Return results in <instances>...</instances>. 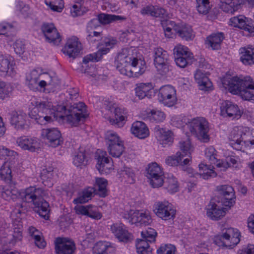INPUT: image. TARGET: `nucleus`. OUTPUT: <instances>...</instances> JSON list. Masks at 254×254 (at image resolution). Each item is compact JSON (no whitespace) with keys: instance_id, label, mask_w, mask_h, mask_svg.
Instances as JSON below:
<instances>
[{"instance_id":"nucleus-1","label":"nucleus","mask_w":254,"mask_h":254,"mask_svg":"<svg viewBox=\"0 0 254 254\" xmlns=\"http://www.w3.org/2000/svg\"><path fill=\"white\" fill-rule=\"evenodd\" d=\"M34 107L29 113L30 118L40 125H44L52 121L51 115L56 119L66 120L72 126H77L87 116L86 107L83 102L74 104L66 109L65 106L53 107L48 101H36Z\"/></svg>"},{"instance_id":"nucleus-2","label":"nucleus","mask_w":254,"mask_h":254,"mask_svg":"<svg viewBox=\"0 0 254 254\" xmlns=\"http://www.w3.org/2000/svg\"><path fill=\"white\" fill-rule=\"evenodd\" d=\"M117 69L121 74L128 77H137L146 70L145 62L133 55V50L125 48L118 54Z\"/></svg>"},{"instance_id":"nucleus-3","label":"nucleus","mask_w":254,"mask_h":254,"mask_svg":"<svg viewBox=\"0 0 254 254\" xmlns=\"http://www.w3.org/2000/svg\"><path fill=\"white\" fill-rule=\"evenodd\" d=\"M221 81L224 87L231 93L254 103V81L250 76H226Z\"/></svg>"},{"instance_id":"nucleus-4","label":"nucleus","mask_w":254,"mask_h":254,"mask_svg":"<svg viewBox=\"0 0 254 254\" xmlns=\"http://www.w3.org/2000/svg\"><path fill=\"white\" fill-rule=\"evenodd\" d=\"M47 195L46 190L36 186L26 188L20 193L22 200L32 203L39 215L46 220L48 219L50 212L49 203L44 199V197Z\"/></svg>"},{"instance_id":"nucleus-5","label":"nucleus","mask_w":254,"mask_h":254,"mask_svg":"<svg viewBox=\"0 0 254 254\" xmlns=\"http://www.w3.org/2000/svg\"><path fill=\"white\" fill-rule=\"evenodd\" d=\"M178 127H184L189 129L191 133L204 142L209 140L208 123L203 117H197L187 122H184L178 126Z\"/></svg>"},{"instance_id":"nucleus-6","label":"nucleus","mask_w":254,"mask_h":254,"mask_svg":"<svg viewBox=\"0 0 254 254\" xmlns=\"http://www.w3.org/2000/svg\"><path fill=\"white\" fill-rule=\"evenodd\" d=\"M108 150L113 157L119 158L125 151L124 142L114 131H108L105 135Z\"/></svg>"},{"instance_id":"nucleus-7","label":"nucleus","mask_w":254,"mask_h":254,"mask_svg":"<svg viewBox=\"0 0 254 254\" xmlns=\"http://www.w3.org/2000/svg\"><path fill=\"white\" fill-rule=\"evenodd\" d=\"M154 64L158 74H167L169 71V56L168 52L160 47L155 48L153 51Z\"/></svg>"},{"instance_id":"nucleus-8","label":"nucleus","mask_w":254,"mask_h":254,"mask_svg":"<svg viewBox=\"0 0 254 254\" xmlns=\"http://www.w3.org/2000/svg\"><path fill=\"white\" fill-rule=\"evenodd\" d=\"M124 217L137 226L149 225L152 222L150 212L147 210H130L125 213Z\"/></svg>"},{"instance_id":"nucleus-9","label":"nucleus","mask_w":254,"mask_h":254,"mask_svg":"<svg viewBox=\"0 0 254 254\" xmlns=\"http://www.w3.org/2000/svg\"><path fill=\"white\" fill-rule=\"evenodd\" d=\"M117 44L114 39L105 38L100 43L98 51L96 53L87 55L83 58V63L85 64L89 62H98L102 59V56L107 54Z\"/></svg>"},{"instance_id":"nucleus-10","label":"nucleus","mask_w":254,"mask_h":254,"mask_svg":"<svg viewBox=\"0 0 254 254\" xmlns=\"http://www.w3.org/2000/svg\"><path fill=\"white\" fill-rule=\"evenodd\" d=\"M175 61L176 64L181 68H185L188 64H192L193 61L192 54L188 47L178 45L174 49Z\"/></svg>"},{"instance_id":"nucleus-11","label":"nucleus","mask_w":254,"mask_h":254,"mask_svg":"<svg viewBox=\"0 0 254 254\" xmlns=\"http://www.w3.org/2000/svg\"><path fill=\"white\" fill-rule=\"evenodd\" d=\"M154 212L159 218L164 220L173 219L176 216V210L174 206L168 201H159L154 205Z\"/></svg>"},{"instance_id":"nucleus-12","label":"nucleus","mask_w":254,"mask_h":254,"mask_svg":"<svg viewBox=\"0 0 254 254\" xmlns=\"http://www.w3.org/2000/svg\"><path fill=\"white\" fill-rule=\"evenodd\" d=\"M146 176L150 180V184L153 188H159L163 184V171L156 163L148 165Z\"/></svg>"},{"instance_id":"nucleus-13","label":"nucleus","mask_w":254,"mask_h":254,"mask_svg":"<svg viewBox=\"0 0 254 254\" xmlns=\"http://www.w3.org/2000/svg\"><path fill=\"white\" fill-rule=\"evenodd\" d=\"M158 99L165 106L172 107L177 101L175 89L169 85L161 87L159 91Z\"/></svg>"},{"instance_id":"nucleus-14","label":"nucleus","mask_w":254,"mask_h":254,"mask_svg":"<svg viewBox=\"0 0 254 254\" xmlns=\"http://www.w3.org/2000/svg\"><path fill=\"white\" fill-rule=\"evenodd\" d=\"M55 244L57 254H73L76 249L74 242L66 238H57Z\"/></svg>"},{"instance_id":"nucleus-15","label":"nucleus","mask_w":254,"mask_h":254,"mask_svg":"<svg viewBox=\"0 0 254 254\" xmlns=\"http://www.w3.org/2000/svg\"><path fill=\"white\" fill-rule=\"evenodd\" d=\"M240 234L237 229L228 228L223 232L221 240L224 246L232 248L240 242Z\"/></svg>"},{"instance_id":"nucleus-16","label":"nucleus","mask_w":254,"mask_h":254,"mask_svg":"<svg viewBox=\"0 0 254 254\" xmlns=\"http://www.w3.org/2000/svg\"><path fill=\"white\" fill-rule=\"evenodd\" d=\"M16 142L22 149L31 152H35L40 148L39 140L35 137L22 136L16 139Z\"/></svg>"},{"instance_id":"nucleus-17","label":"nucleus","mask_w":254,"mask_h":254,"mask_svg":"<svg viewBox=\"0 0 254 254\" xmlns=\"http://www.w3.org/2000/svg\"><path fill=\"white\" fill-rule=\"evenodd\" d=\"M228 207L225 206L222 201L215 203L210 202L207 208V215L211 219L218 220L225 216Z\"/></svg>"},{"instance_id":"nucleus-18","label":"nucleus","mask_w":254,"mask_h":254,"mask_svg":"<svg viewBox=\"0 0 254 254\" xmlns=\"http://www.w3.org/2000/svg\"><path fill=\"white\" fill-rule=\"evenodd\" d=\"M15 64L10 56L0 55V73L4 76L13 77L16 74Z\"/></svg>"},{"instance_id":"nucleus-19","label":"nucleus","mask_w":254,"mask_h":254,"mask_svg":"<svg viewBox=\"0 0 254 254\" xmlns=\"http://www.w3.org/2000/svg\"><path fill=\"white\" fill-rule=\"evenodd\" d=\"M217 190L222 196L221 201L225 206L230 208L233 206L235 203V197L234 189L231 186H219L217 187Z\"/></svg>"},{"instance_id":"nucleus-20","label":"nucleus","mask_w":254,"mask_h":254,"mask_svg":"<svg viewBox=\"0 0 254 254\" xmlns=\"http://www.w3.org/2000/svg\"><path fill=\"white\" fill-rule=\"evenodd\" d=\"M97 163L96 168L100 173L102 174L109 173L110 169L113 166L112 162L110 161L109 158L107 156L106 151L98 149L96 153Z\"/></svg>"},{"instance_id":"nucleus-21","label":"nucleus","mask_w":254,"mask_h":254,"mask_svg":"<svg viewBox=\"0 0 254 254\" xmlns=\"http://www.w3.org/2000/svg\"><path fill=\"white\" fill-rule=\"evenodd\" d=\"M42 31L46 40L54 45H58L62 41L60 33L52 23H44L42 26Z\"/></svg>"},{"instance_id":"nucleus-22","label":"nucleus","mask_w":254,"mask_h":254,"mask_svg":"<svg viewBox=\"0 0 254 254\" xmlns=\"http://www.w3.org/2000/svg\"><path fill=\"white\" fill-rule=\"evenodd\" d=\"M220 114L225 118L232 119L239 118L242 115L239 107L229 101H225L222 103L220 107Z\"/></svg>"},{"instance_id":"nucleus-23","label":"nucleus","mask_w":254,"mask_h":254,"mask_svg":"<svg viewBox=\"0 0 254 254\" xmlns=\"http://www.w3.org/2000/svg\"><path fill=\"white\" fill-rule=\"evenodd\" d=\"M41 134L48 140L49 145L53 147H56L62 143L61 132L56 128L43 129Z\"/></svg>"},{"instance_id":"nucleus-24","label":"nucleus","mask_w":254,"mask_h":254,"mask_svg":"<svg viewBox=\"0 0 254 254\" xmlns=\"http://www.w3.org/2000/svg\"><path fill=\"white\" fill-rule=\"evenodd\" d=\"M81 48V44L78 39L73 36L67 39L63 51L69 57L75 58L80 53Z\"/></svg>"},{"instance_id":"nucleus-25","label":"nucleus","mask_w":254,"mask_h":254,"mask_svg":"<svg viewBox=\"0 0 254 254\" xmlns=\"http://www.w3.org/2000/svg\"><path fill=\"white\" fill-rule=\"evenodd\" d=\"M111 230L119 241L127 243L131 239V235L123 223H115L111 226Z\"/></svg>"},{"instance_id":"nucleus-26","label":"nucleus","mask_w":254,"mask_h":254,"mask_svg":"<svg viewBox=\"0 0 254 254\" xmlns=\"http://www.w3.org/2000/svg\"><path fill=\"white\" fill-rule=\"evenodd\" d=\"M169 22L172 25L174 24V30L182 39L189 41L192 40L194 37V34L191 26L185 23L177 25L173 21H170Z\"/></svg>"},{"instance_id":"nucleus-27","label":"nucleus","mask_w":254,"mask_h":254,"mask_svg":"<svg viewBox=\"0 0 254 254\" xmlns=\"http://www.w3.org/2000/svg\"><path fill=\"white\" fill-rule=\"evenodd\" d=\"M156 137L160 144L163 147L170 145L173 142L172 132L163 128L156 127L155 128Z\"/></svg>"},{"instance_id":"nucleus-28","label":"nucleus","mask_w":254,"mask_h":254,"mask_svg":"<svg viewBox=\"0 0 254 254\" xmlns=\"http://www.w3.org/2000/svg\"><path fill=\"white\" fill-rule=\"evenodd\" d=\"M16 159L15 157L6 158L0 168V176L5 181H10L12 178L11 172L15 167Z\"/></svg>"},{"instance_id":"nucleus-29","label":"nucleus","mask_w":254,"mask_h":254,"mask_svg":"<svg viewBox=\"0 0 254 254\" xmlns=\"http://www.w3.org/2000/svg\"><path fill=\"white\" fill-rule=\"evenodd\" d=\"M74 209L77 214L87 216L94 219H100L102 216V214L97 211V207L91 204L86 206H76Z\"/></svg>"},{"instance_id":"nucleus-30","label":"nucleus","mask_w":254,"mask_h":254,"mask_svg":"<svg viewBox=\"0 0 254 254\" xmlns=\"http://www.w3.org/2000/svg\"><path fill=\"white\" fill-rule=\"evenodd\" d=\"M246 127H235L231 131L229 138L232 142L231 144L238 145L237 149L241 150L243 148V136L246 131Z\"/></svg>"},{"instance_id":"nucleus-31","label":"nucleus","mask_w":254,"mask_h":254,"mask_svg":"<svg viewBox=\"0 0 254 254\" xmlns=\"http://www.w3.org/2000/svg\"><path fill=\"white\" fill-rule=\"evenodd\" d=\"M131 133L139 139H144L149 135V130L146 125L141 121L134 122L130 128Z\"/></svg>"},{"instance_id":"nucleus-32","label":"nucleus","mask_w":254,"mask_h":254,"mask_svg":"<svg viewBox=\"0 0 254 254\" xmlns=\"http://www.w3.org/2000/svg\"><path fill=\"white\" fill-rule=\"evenodd\" d=\"M229 23L231 26L244 29L251 34L254 33V27L249 25L248 19L243 15L232 17L230 19Z\"/></svg>"},{"instance_id":"nucleus-33","label":"nucleus","mask_w":254,"mask_h":254,"mask_svg":"<svg viewBox=\"0 0 254 254\" xmlns=\"http://www.w3.org/2000/svg\"><path fill=\"white\" fill-rule=\"evenodd\" d=\"M224 38L225 36L223 32L213 33L207 37L205 44L212 50H218L221 48Z\"/></svg>"},{"instance_id":"nucleus-34","label":"nucleus","mask_w":254,"mask_h":254,"mask_svg":"<svg viewBox=\"0 0 254 254\" xmlns=\"http://www.w3.org/2000/svg\"><path fill=\"white\" fill-rule=\"evenodd\" d=\"M26 114L13 111L11 113L10 124L17 129H24L26 126Z\"/></svg>"},{"instance_id":"nucleus-35","label":"nucleus","mask_w":254,"mask_h":254,"mask_svg":"<svg viewBox=\"0 0 254 254\" xmlns=\"http://www.w3.org/2000/svg\"><path fill=\"white\" fill-rule=\"evenodd\" d=\"M245 0H220V7L224 11L233 13L237 11Z\"/></svg>"},{"instance_id":"nucleus-36","label":"nucleus","mask_w":254,"mask_h":254,"mask_svg":"<svg viewBox=\"0 0 254 254\" xmlns=\"http://www.w3.org/2000/svg\"><path fill=\"white\" fill-rule=\"evenodd\" d=\"M153 87L151 83H140L136 84L135 93L139 99H143L145 97L150 98L151 96V90Z\"/></svg>"},{"instance_id":"nucleus-37","label":"nucleus","mask_w":254,"mask_h":254,"mask_svg":"<svg viewBox=\"0 0 254 254\" xmlns=\"http://www.w3.org/2000/svg\"><path fill=\"white\" fill-rule=\"evenodd\" d=\"M240 61L245 65L254 64V47L248 46L240 49Z\"/></svg>"},{"instance_id":"nucleus-38","label":"nucleus","mask_w":254,"mask_h":254,"mask_svg":"<svg viewBox=\"0 0 254 254\" xmlns=\"http://www.w3.org/2000/svg\"><path fill=\"white\" fill-rule=\"evenodd\" d=\"M57 174L53 167L44 169L41 173V179L43 184L48 187H51L56 178Z\"/></svg>"},{"instance_id":"nucleus-39","label":"nucleus","mask_w":254,"mask_h":254,"mask_svg":"<svg viewBox=\"0 0 254 254\" xmlns=\"http://www.w3.org/2000/svg\"><path fill=\"white\" fill-rule=\"evenodd\" d=\"M199 173H195L196 178L202 177L205 180L216 176L217 174L214 170V167L211 165H207L204 163H200L199 166Z\"/></svg>"},{"instance_id":"nucleus-40","label":"nucleus","mask_w":254,"mask_h":254,"mask_svg":"<svg viewBox=\"0 0 254 254\" xmlns=\"http://www.w3.org/2000/svg\"><path fill=\"white\" fill-rule=\"evenodd\" d=\"M40 75V73L36 69H34L27 74L26 83L30 89L33 91L38 90V88L40 87L39 82H38Z\"/></svg>"},{"instance_id":"nucleus-41","label":"nucleus","mask_w":254,"mask_h":254,"mask_svg":"<svg viewBox=\"0 0 254 254\" xmlns=\"http://www.w3.org/2000/svg\"><path fill=\"white\" fill-rule=\"evenodd\" d=\"M194 78L201 90H207L212 86V83L207 76L200 70H196Z\"/></svg>"},{"instance_id":"nucleus-42","label":"nucleus","mask_w":254,"mask_h":254,"mask_svg":"<svg viewBox=\"0 0 254 254\" xmlns=\"http://www.w3.org/2000/svg\"><path fill=\"white\" fill-rule=\"evenodd\" d=\"M96 190L94 188L88 187L84 189L78 194V196L74 199L73 202L74 204L84 203L91 199L93 194L95 192Z\"/></svg>"},{"instance_id":"nucleus-43","label":"nucleus","mask_w":254,"mask_h":254,"mask_svg":"<svg viewBox=\"0 0 254 254\" xmlns=\"http://www.w3.org/2000/svg\"><path fill=\"white\" fill-rule=\"evenodd\" d=\"M99 21L102 25H107L112 22L117 21H125L127 17L124 16L116 15L114 14H109L104 13H101L97 15Z\"/></svg>"},{"instance_id":"nucleus-44","label":"nucleus","mask_w":254,"mask_h":254,"mask_svg":"<svg viewBox=\"0 0 254 254\" xmlns=\"http://www.w3.org/2000/svg\"><path fill=\"white\" fill-rule=\"evenodd\" d=\"M29 235L34 239L35 245L39 248H44L46 243L42 237V233L34 227H30L28 229Z\"/></svg>"},{"instance_id":"nucleus-45","label":"nucleus","mask_w":254,"mask_h":254,"mask_svg":"<svg viewBox=\"0 0 254 254\" xmlns=\"http://www.w3.org/2000/svg\"><path fill=\"white\" fill-rule=\"evenodd\" d=\"M165 188L171 193L177 192L179 190V184L177 179L173 175H169L165 181L163 180Z\"/></svg>"},{"instance_id":"nucleus-46","label":"nucleus","mask_w":254,"mask_h":254,"mask_svg":"<svg viewBox=\"0 0 254 254\" xmlns=\"http://www.w3.org/2000/svg\"><path fill=\"white\" fill-rule=\"evenodd\" d=\"M114 248L106 242L98 243L94 250L95 254H111L114 252Z\"/></svg>"},{"instance_id":"nucleus-47","label":"nucleus","mask_w":254,"mask_h":254,"mask_svg":"<svg viewBox=\"0 0 254 254\" xmlns=\"http://www.w3.org/2000/svg\"><path fill=\"white\" fill-rule=\"evenodd\" d=\"M114 113L115 119L113 124L116 125L118 127H123L127 115L126 111L121 108H116L114 110Z\"/></svg>"},{"instance_id":"nucleus-48","label":"nucleus","mask_w":254,"mask_h":254,"mask_svg":"<svg viewBox=\"0 0 254 254\" xmlns=\"http://www.w3.org/2000/svg\"><path fill=\"white\" fill-rule=\"evenodd\" d=\"M136 248L138 254H152V248H150L149 243L144 240H137Z\"/></svg>"},{"instance_id":"nucleus-49","label":"nucleus","mask_w":254,"mask_h":254,"mask_svg":"<svg viewBox=\"0 0 254 254\" xmlns=\"http://www.w3.org/2000/svg\"><path fill=\"white\" fill-rule=\"evenodd\" d=\"M16 27L13 24L6 22L0 24V35L10 37L14 35Z\"/></svg>"},{"instance_id":"nucleus-50","label":"nucleus","mask_w":254,"mask_h":254,"mask_svg":"<svg viewBox=\"0 0 254 254\" xmlns=\"http://www.w3.org/2000/svg\"><path fill=\"white\" fill-rule=\"evenodd\" d=\"M118 173L127 179V183L131 184L135 182V174L131 169L127 167H124L118 169Z\"/></svg>"},{"instance_id":"nucleus-51","label":"nucleus","mask_w":254,"mask_h":254,"mask_svg":"<svg viewBox=\"0 0 254 254\" xmlns=\"http://www.w3.org/2000/svg\"><path fill=\"white\" fill-rule=\"evenodd\" d=\"M107 181L103 178H97L96 179V190H98L99 195L105 197L107 195Z\"/></svg>"},{"instance_id":"nucleus-52","label":"nucleus","mask_w":254,"mask_h":254,"mask_svg":"<svg viewBox=\"0 0 254 254\" xmlns=\"http://www.w3.org/2000/svg\"><path fill=\"white\" fill-rule=\"evenodd\" d=\"M147 118L151 122H161L165 119V114L159 110H152L148 113Z\"/></svg>"},{"instance_id":"nucleus-53","label":"nucleus","mask_w":254,"mask_h":254,"mask_svg":"<svg viewBox=\"0 0 254 254\" xmlns=\"http://www.w3.org/2000/svg\"><path fill=\"white\" fill-rule=\"evenodd\" d=\"M246 130V131L243 136V146L254 148V131H250L247 127Z\"/></svg>"},{"instance_id":"nucleus-54","label":"nucleus","mask_w":254,"mask_h":254,"mask_svg":"<svg viewBox=\"0 0 254 254\" xmlns=\"http://www.w3.org/2000/svg\"><path fill=\"white\" fill-rule=\"evenodd\" d=\"M142 239L141 240H144L147 243H153L155 241L157 233L153 228H148L145 231L141 232Z\"/></svg>"},{"instance_id":"nucleus-55","label":"nucleus","mask_w":254,"mask_h":254,"mask_svg":"<svg viewBox=\"0 0 254 254\" xmlns=\"http://www.w3.org/2000/svg\"><path fill=\"white\" fill-rule=\"evenodd\" d=\"M87 160L84 151H79L75 155L73 159V163L77 167L81 168L87 164Z\"/></svg>"},{"instance_id":"nucleus-56","label":"nucleus","mask_w":254,"mask_h":254,"mask_svg":"<svg viewBox=\"0 0 254 254\" xmlns=\"http://www.w3.org/2000/svg\"><path fill=\"white\" fill-rule=\"evenodd\" d=\"M45 3L54 11L61 12L64 8L63 0H46Z\"/></svg>"},{"instance_id":"nucleus-57","label":"nucleus","mask_w":254,"mask_h":254,"mask_svg":"<svg viewBox=\"0 0 254 254\" xmlns=\"http://www.w3.org/2000/svg\"><path fill=\"white\" fill-rule=\"evenodd\" d=\"M184 158V155L181 152H177L175 155L168 156L165 159L166 164L170 166H178L182 159Z\"/></svg>"},{"instance_id":"nucleus-58","label":"nucleus","mask_w":254,"mask_h":254,"mask_svg":"<svg viewBox=\"0 0 254 254\" xmlns=\"http://www.w3.org/2000/svg\"><path fill=\"white\" fill-rule=\"evenodd\" d=\"M205 154L206 157L208 159L210 164L215 165L217 166V164L220 163V160H217L216 156V150L213 146H210L207 148L205 151Z\"/></svg>"},{"instance_id":"nucleus-59","label":"nucleus","mask_w":254,"mask_h":254,"mask_svg":"<svg viewBox=\"0 0 254 254\" xmlns=\"http://www.w3.org/2000/svg\"><path fill=\"white\" fill-rule=\"evenodd\" d=\"M237 162V160L235 158L230 157L226 161L221 160L220 163L217 164V167L220 168L221 171H225L228 167H234Z\"/></svg>"},{"instance_id":"nucleus-60","label":"nucleus","mask_w":254,"mask_h":254,"mask_svg":"<svg viewBox=\"0 0 254 254\" xmlns=\"http://www.w3.org/2000/svg\"><path fill=\"white\" fill-rule=\"evenodd\" d=\"M175 248L172 245H162L157 249V254H175Z\"/></svg>"},{"instance_id":"nucleus-61","label":"nucleus","mask_w":254,"mask_h":254,"mask_svg":"<svg viewBox=\"0 0 254 254\" xmlns=\"http://www.w3.org/2000/svg\"><path fill=\"white\" fill-rule=\"evenodd\" d=\"M15 53L19 56L22 55L26 49L25 41L21 39L16 40L13 44Z\"/></svg>"},{"instance_id":"nucleus-62","label":"nucleus","mask_w":254,"mask_h":254,"mask_svg":"<svg viewBox=\"0 0 254 254\" xmlns=\"http://www.w3.org/2000/svg\"><path fill=\"white\" fill-rule=\"evenodd\" d=\"M196 7L199 13L206 14L210 9V2L196 1Z\"/></svg>"},{"instance_id":"nucleus-63","label":"nucleus","mask_w":254,"mask_h":254,"mask_svg":"<svg viewBox=\"0 0 254 254\" xmlns=\"http://www.w3.org/2000/svg\"><path fill=\"white\" fill-rule=\"evenodd\" d=\"M87 37L86 39L89 42L91 43H94L97 41H99L102 37V33L99 32L93 31H86Z\"/></svg>"},{"instance_id":"nucleus-64","label":"nucleus","mask_w":254,"mask_h":254,"mask_svg":"<svg viewBox=\"0 0 254 254\" xmlns=\"http://www.w3.org/2000/svg\"><path fill=\"white\" fill-rule=\"evenodd\" d=\"M17 156V153L13 150H10L4 146L0 145V159L7 156V158L15 157Z\"/></svg>"}]
</instances>
